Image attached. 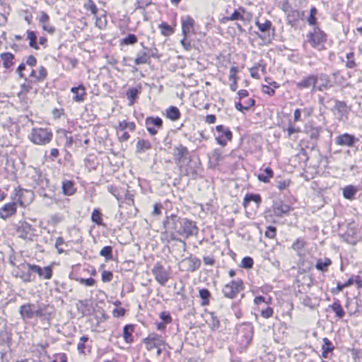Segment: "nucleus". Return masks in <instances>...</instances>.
Masks as SVG:
<instances>
[{
    "instance_id": "obj_1",
    "label": "nucleus",
    "mask_w": 362,
    "mask_h": 362,
    "mask_svg": "<svg viewBox=\"0 0 362 362\" xmlns=\"http://www.w3.org/2000/svg\"><path fill=\"white\" fill-rule=\"evenodd\" d=\"M163 225L167 230L185 238L197 235L198 232L195 222L173 214L165 217Z\"/></svg>"
},
{
    "instance_id": "obj_2",
    "label": "nucleus",
    "mask_w": 362,
    "mask_h": 362,
    "mask_svg": "<svg viewBox=\"0 0 362 362\" xmlns=\"http://www.w3.org/2000/svg\"><path fill=\"white\" fill-rule=\"evenodd\" d=\"M25 194L29 197L30 201H31L34 197L33 193L30 190L23 189L20 187L15 188L11 194V199L13 201L5 204L0 208V218L6 220L15 215L17 212V203L19 202L21 206H23L24 197Z\"/></svg>"
},
{
    "instance_id": "obj_3",
    "label": "nucleus",
    "mask_w": 362,
    "mask_h": 362,
    "mask_svg": "<svg viewBox=\"0 0 362 362\" xmlns=\"http://www.w3.org/2000/svg\"><path fill=\"white\" fill-rule=\"evenodd\" d=\"M52 131L47 128H33L28 135L29 140L36 145L45 146L48 144L52 139Z\"/></svg>"
},
{
    "instance_id": "obj_4",
    "label": "nucleus",
    "mask_w": 362,
    "mask_h": 362,
    "mask_svg": "<svg viewBox=\"0 0 362 362\" xmlns=\"http://www.w3.org/2000/svg\"><path fill=\"white\" fill-rule=\"evenodd\" d=\"M307 39L312 47L321 50L327 41V35L318 26H315L312 32L307 34Z\"/></svg>"
},
{
    "instance_id": "obj_5",
    "label": "nucleus",
    "mask_w": 362,
    "mask_h": 362,
    "mask_svg": "<svg viewBox=\"0 0 362 362\" xmlns=\"http://www.w3.org/2000/svg\"><path fill=\"white\" fill-rule=\"evenodd\" d=\"M244 288L245 286L242 279H234L223 286L222 293L226 298L234 299L239 292L243 291Z\"/></svg>"
},
{
    "instance_id": "obj_6",
    "label": "nucleus",
    "mask_w": 362,
    "mask_h": 362,
    "mask_svg": "<svg viewBox=\"0 0 362 362\" xmlns=\"http://www.w3.org/2000/svg\"><path fill=\"white\" fill-rule=\"evenodd\" d=\"M151 273L155 280L161 286H164L170 279V270L165 269L160 262L154 264L151 269Z\"/></svg>"
},
{
    "instance_id": "obj_7",
    "label": "nucleus",
    "mask_w": 362,
    "mask_h": 362,
    "mask_svg": "<svg viewBox=\"0 0 362 362\" xmlns=\"http://www.w3.org/2000/svg\"><path fill=\"white\" fill-rule=\"evenodd\" d=\"M142 341L148 351L158 348L159 346H163V348H165L167 345L163 337L155 332L150 333Z\"/></svg>"
},
{
    "instance_id": "obj_8",
    "label": "nucleus",
    "mask_w": 362,
    "mask_h": 362,
    "mask_svg": "<svg viewBox=\"0 0 362 362\" xmlns=\"http://www.w3.org/2000/svg\"><path fill=\"white\" fill-rule=\"evenodd\" d=\"M11 337L7 332L0 334V361L8 362L10 359Z\"/></svg>"
},
{
    "instance_id": "obj_9",
    "label": "nucleus",
    "mask_w": 362,
    "mask_h": 362,
    "mask_svg": "<svg viewBox=\"0 0 362 362\" xmlns=\"http://www.w3.org/2000/svg\"><path fill=\"white\" fill-rule=\"evenodd\" d=\"M18 237L26 240H33L35 235V229L26 221H20L17 226Z\"/></svg>"
},
{
    "instance_id": "obj_10",
    "label": "nucleus",
    "mask_w": 362,
    "mask_h": 362,
    "mask_svg": "<svg viewBox=\"0 0 362 362\" xmlns=\"http://www.w3.org/2000/svg\"><path fill=\"white\" fill-rule=\"evenodd\" d=\"M216 130L218 133V135L216 136V140L221 146H225L228 141L232 140L233 134L228 127L220 124L216 127Z\"/></svg>"
},
{
    "instance_id": "obj_11",
    "label": "nucleus",
    "mask_w": 362,
    "mask_h": 362,
    "mask_svg": "<svg viewBox=\"0 0 362 362\" xmlns=\"http://www.w3.org/2000/svg\"><path fill=\"white\" fill-rule=\"evenodd\" d=\"M30 179L32 180L31 185L36 188L38 187L40 189L45 190L49 186V181L47 179L40 170L33 169Z\"/></svg>"
},
{
    "instance_id": "obj_12",
    "label": "nucleus",
    "mask_w": 362,
    "mask_h": 362,
    "mask_svg": "<svg viewBox=\"0 0 362 362\" xmlns=\"http://www.w3.org/2000/svg\"><path fill=\"white\" fill-rule=\"evenodd\" d=\"M163 120L159 117H147L145 120L146 128L150 135L154 136L158 133L156 129L163 128Z\"/></svg>"
},
{
    "instance_id": "obj_13",
    "label": "nucleus",
    "mask_w": 362,
    "mask_h": 362,
    "mask_svg": "<svg viewBox=\"0 0 362 362\" xmlns=\"http://www.w3.org/2000/svg\"><path fill=\"white\" fill-rule=\"evenodd\" d=\"M28 264H21L13 272V275L20 278L23 282L28 283L32 281L31 279V270L28 268Z\"/></svg>"
},
{
    "instance_id": "obj_14",
    "label": "nucleus",
    "mask_w": 362,
    "mask_h": 362,
    "mask_svg": "<svg viewBox=\"0 0 362 362\" xmlns=\"http://www.w3.org/2000/svg\"><path fill=\"white\" fill-rule=\"evenodd\" d=\"M195 21L190 16H185L181 18L182 35L187 37L189 34H195Z\"/></svg>"
},
{
    "instance_id": "obj_15",
    "label": "nucleus",
    "mask_w": 362,
    "mask_h": 362,
    "mask_svg": "<svg viewBox=\"0 0 362 362\" xmlns=\"http://www.w3.org/2000/svg\"><path fill=\"white\" fill-rule=\"evenodd\" d=\"M54 308L49 304H39L35 308V317L42 320L49 319L52 315Z\"/></svg>"
},
{
    "instance_id": "obj_16",
    "label": "nucleus",
    "mask_w": 362,
    "mask_h": 362,
    "mask_svg": "<svg viewBox=\"0 0 362 362\" xmlns=\"http://www.w3.org/2000/svg\"><path fill=\"white\" fill-rule=\"evenodd\" d=\"M318 80V77L315 75H309L307 77L303 78L300 81L296 83L298 89L302 90L305 88H312V91L317 90L316 83Z\"/></svg>"
},
{
    "instance_id": "obj_17",
    "label": "nucleus",
    "mask_w": 362,
    "mask_h": 362,
    "mask_svg": "<svg viewBox=\"0 0 362 362\" xmlns=\"http://www.w3.org/2000/svg\"><path fill=\"white\" fill-rule=\"evenodd\" d=\"M291 210L290 205L284 203L281 200L274 201L272 205V211L276 216L281 217L288 214Z\"/></svg>"
},
{
    "instance_id": "obj_18",
    "label": "nucleus",
    "mask_w": 362,
    "mask_h": 362,
    "mask_svg": "<svg viewBox=\"0 0 362 362\" xmlns=\"http://www.w3.org/2000/svg\"><path fill=\"white\" fill-rule=\"evenodd\" d=\"M28 268L39 275L40 277L44 279H50L52 277V269L50 266L41 267L35 264H28Z\"/></svg>"
},
{
    "instance_id": "obj_19",
    "label": "nucleus",
    "mask_w": 362,
    "mask_h": 362,
    "mask_svg": "<svg viewBox=\"0 0 362 362\" xmlns=\"http://www.w3.org/2000/svg\"><path fill=\"white\" fill-rule=\"evenodd\" d=\"M180 264L187 271L193 272L200 267L202 262L199 258L190 256L182 260Z\"/></svg>"
},
{
    "instance_id": "obj_20",
    "label": "nucleus",
    "mask_w": 362,
    "mask_h": 362,
    "mask_svg": "<svg viewBox=\"0 0 362 362\" xmlns=\"http://www.w3.org/2000/svg\"><path fill=\"white\" fill-rule=\"evenodd\" d=\"M35 304L28 303L21 305L18 313L23 320H30L35 317Z\"/></svg>"
},
{
    "instance_id": "obj_21",
    "label": "nucleus",
    "mask_w": 362,
    "mask_h": 362,
    "mask_svg": "<svg viewBox=\"0 0 362 362\" xmlns=\"http://www.w3.org/2000/svg\"><path fill=\"white\" fill-rule=\"evenodd\" d=\"M341 236L346 243L355 245L358 241L357 228L349 225L346 231Z\"/></svg>"
},
{
    "instance_id": "obj_22",
    "label": "nucleus",
    "mask_w": 362,
    "mask_h": 362,
    "mask_svg": "<svg viewBox=\"0 0 362 362\" xmlns=\"http://www.w3.org/2000/svg\"><path fill=\"white\" fill-rule=\"evenodd\" d=\"M356 140L354 135L345 133L337 136L335 143L339 146H352Z\"/></svg>"
},
{
    "instance_id": "obj_23",
    "label": "nucleus",
    "mask_w": 362,
    "mask_h": 362,
    "mask_svg": "<svg viewBox=\"0 0 362 362\" xmlns=\"http://www.w3.org/2000/svg\"><path fill=\"white\" fill-rule=\"evenodd\" d=\"M189 151L187 148L182 144H179L175 146L173 151V156L176 163H183Z\"/></svg>"
},
{
    "instance_id": "obj_24",
    "label": "nucleus",
    "mask_w": 362,
    "mask_h": 362,
    "mask_svg": "<svg viewBox=\"0 0 362 362\" xmlns=\"http://www.w3.org/2000/svg\"><path fill=\"white\" fill-rule=\"evenodd\" d=\"M304 15V11L291 9L287 13V23L289 25L294 26L299 20L303 18Z\"/></svg>"
},
{
    "instance_id": "obj_25",
    "label": "nucleus",
    "mask_w": 362,
    "mask_h": 362,
    "mask_svg": "<svg viewBox=\"0 0 362 362\" xmlns=\"http://www.w3.org/2000/svg\"><path fill=\"white\" fill-rule=\"evenodd\" d=\"M245 13V9L243 7H239L238 9H235L233 13L229 16H225L221 20V22L223 23H226L228 21H234L238 20H244V13Z\"/></svg>"
},
{
    "instance_id": "obj_26",
    "label": "nucleus",
    "mask_w": 362,
    "mask_h": 362,
    "mask_svg": "<svg viewBox=\"0 0 362 362\" xmlns=\"http://www.w3.org/2000/svg\"><path fill=\"white\" fill-rule=\"evenodd\" d=\"M322 131V128L321 127H315L312 124L305 127V133L311 140L314 141L315 144L317 142Z\"/></svg>"
},
{
    "instance_id": "obj_27",
    "label": "nucleus",
    "mask_w": 362,
    "mask_h": 362,
    "mask_svg": "<svg viewBox=\"0 0 362 362\" xmlns=\"http://www.w3.org/2000/svg\"><path fill=\"white\" fill-rule=\"evenodd\" d=\"M71 92L74 95L73 100L76 102H82L86 95V88L83 84H80L76 87H72Z\"/></svg>"
},
{
    "instance_id": "obj_28",
    "label": "nucleus",
    "mask_w": 362,
    "mask_h": 362,
    "mask_svg": "<svg viewBox=\"0 0 362 362\" xmlns=\"http://www.w3.org/2000/svg\"><path fill=\"white\" fill-rule=\"evenodd\" d=\"M251 202H254L257 206H259L262 203V198L259 194L247 193L244 197L243 205L247 208Z\"/></svg>"
},
{
    "instance_id": "obj_29",
    "label": "nucleus",
    "mask_w": 362,
    "mask_h": 362,
    "mask_svg": "<svg viewBox=\"0 0 362 362\" xmlns=\"http://www.w3.org/2000/svg\"><path fill=\"white\" fill-rule=\"evenodd\" d=\"M62 192L66 196H71L76 192L74 182L72 180H64L62 185Z\"/></svg>"
},
{
    "instance_id": "obj_30",
    "label": "nucleus",
    "mask_w": 362,
    "mask_h": 362,
    "mask_svg": "<svg viewBox=\"0 0 362 362\" xmlns=\"http://www.w3.org/2000/svg\"><path fill=\"white\" fill-rule=\"evenodd\" d=\"M318 79L320 80L321 84L317 87V90L320 91H322L324 90H327L331 88L330 79L328 75L325 74H320L317 75Z\"/></svg>"
},
{
    "instance_id": "obj_31",
    "label": "nucleus",
    "mask_w": 362,
    "mask_h": 362,
    "mask_svg": "<svg viewBox=\"0 0 362 362\" xmlns=\"http://www.w3.org/2000/svg\"><path fill=\"white\" fill-rule=\"evenodd\" d=\"M165 112L167 118L172 121H177L181 117L180 110L175 106H170L166 109Z\"/></svg>"
},
{
    "instance_id": "obj_32",
    "label": "nucleus",
    "mask_w": 362,
    "mask_h": 362,
    "mask_svg": "<svg viewBox=\"0 0 362 362\" xmlns=\"http://www.w3.org/2000/svg\"><path fill=\"white\" fill-rule=\"evenodd\" d=\"M208 314H209V319L207 320L206 322H208L209 327L212 330L218 329L221 326V323H220V320H219L218 317L216 315L215 313H214V312H210Z\"/></svg>"
},
{
    "instance_id": "obj_33",
    "label": "nucleus",
    "mask_w": 362,
    "mask_h": 362,
    "mask_svg": "<svg viewBox=\"0 0 362 362\" xmlns=\"http://www.w3.org/2000/svg\"><path fill=\"white\" fill-rule=\"evenodd\" d=\"M151 148L152 146L151 142L148 140L145 139H139L136 145V152L139 153H144Z\"/></svg>"
},
{
    "instance_id": "obj_34",
    "label": "nucleus",
    "mask_w": 362,
    "mask_h": 362,
    "mask_svg": "<svg viewBox=\"0 0 362 362\" xmlns=\"http://www.w3.org/2000/svg\"><path fill=\"white\" fill-rule=\"evenodd\" d=\"M150 62V56H148L147 52H138L137 56L134 59V64L136 65L146 64Z\"/></svg>"
},
{
    "instance_id": "obj_35",
    "label": "nucleus",
    "mask_w": 362,
    "mask_h": 362,
    "mask_svg": "<svg viewBox=\"0 0 362 362\" xmlns=\"http://www.w3.org/2000/svg\"><path fill=\"white\" fill-rule=\"evenodd\" d=\"M0 58L3 61L4 67L6 69H9L13 64L14 55L11 52L1 53Z\"/></svg>"
},
{
    "instance_id": "obj_36",
    "label": "nucleus",
    "mask_w": 362,
    "mask_h": 362,
    "mask_svg": "<svg viewBox=\"0 0 362 362\" xmlns=\"http://www.w3.org/2000/svg\"><path fill=\"white\" fill-rule=\"evenodd\" d=\"M329 308H331V310L335 313V315L336 316L339 318V319H341L344 317V315H345V312L342 308V306L341 305L339 300H336L333 304L330 305H329Z\"/></svg>"
},
{
    "instance_id": "obj_37",
    "label": "nucleus",
    "mask_w": 362,
    "mask_h": 362,
    "mask_svg": "<svg viewBox=\"0 0 362 362\" xmlns=\"http://www.w3.org/2000/svg\"><path fill=\"white\" fill-rule=\"evenodd\" d=\"M134 326L133 325H126L123 327V337L127 343H132L133 341L132 332H134Z\"/></svg>"
},
{
    "instance_id": "obj_38",
    "label": "nucleus",
    "mask_w": 362,
    "mask_h": 362,
    "mask_svg": "<svg viewBox=\"0 0 362 362\" xmlns=\"http://www.w3.org/2000/svg\"><path fill=\"white\" fill-rule=\"evenodd\" d=\"M332 264V261L329 258L325 257L324 259H318L317 260L315 268L318 271L325 272L327 269V267H329Z\"/></svg>"
},
{
    "instance_id": "obj_39",
    "label": "nucleus",
    "mask_w": 362,
    "mask_h": 362,
    "mask_svg": "<svg viewBox=\"0 0 362 362\" xmlns=\"http://www.w3.org/2000/svg\"><path fill=\"white\" fill-rule=\"evenodd\" d=\"M274 173L272 169L269 167H267L264 169L263 173H259L257 175V178L259 181L267 183L269 182L270 178L272 177Z\"/></svg>"
},
{
    "instance_id": "obj_40",
    "label": "nucleus",
    "mask_w": 362,
    "mask_h": 362,
    "mask_svg": "<svg viewBox=\"0 0 362 362\" xmlns=\"http://www.w3.org/2000/svg\"><path fill=\"white\" fill-rule=\"evenodd\" d=\"M199 296L202 299L201 305L205 306L209 304V299L211 298V293L207 288H203L199 291Z\"/></svg>"
},
{
    "instance_id": "obj_41",
    "label": "nucleus",
    "mask_w": 362,
    "mask_h": 362,
    "mask_svg": "<svg viewBox=\"0 0 362 362\" xmlns=\"http://www.w3.org/2000/svg\"><path fill=\"white\" fill-rule=\"evenodd\" d=\"M117 129L118 132H123L126 129H129L130 132H134L136 129V124L133 122L123 120L119 123Z\"/></svg>"
},
{
    "instance_id": "obj_42",
    "label": "nucleus",
    "mask_w": 362,
    "mask_h": 362,
    "mask_svg": "<svg viewBox=\"0 0 362 362\" xmlns=\"http://www.w3.org/2000/svg\"><path fill=\"white\" fill-rule=\"evenodd\" d=\"M140 91L136 88H129L127 91V98L129 100V105H132L134 103L136 98Z\"/></svg>"
},
{
    "instance_id": "obj_43",
    "label": "nucleus",
    "mask_w": 362,
    "mask_h": 362,
    "mask_svg": "<svg viewBox=\"0 0 362 362\" xmlns=\"http://www.w3.org/2000/svg\"><path fill=\"white\" fill-rule=\"evenodd\" d=\"M357 192L356 188L353 185H348L343 189L344 197L346 199H353Z\"/></svg>"
},
{
    "instance_id": "obj_44",
    "label": "nucleus",
    "mask_w": 362,
    "mask_h": 362,
    "mask_svg": "<svg viewBox=\"0 0 362 362\" xmlns=\"http://www.w3.org/2000/svg\"><path fill=\"white\" fill-rule=\"evenodd\" d=\"M255 25L262 33L269 32L272 26V22L269 20H265L263 23L259 20H255Z\"/></svg>"
},
{
    "instance_id": "obj_45",
    "label": "nucleus",
    "mask_w": 362,
    "mask_h": 362,
    "mask_svg": "<svg viewBox=\"0 0 362 362\" xmlns=\"http://www.w3.org/2000/svg\"><path fill=\"white\" fill-rule=\"evenodd\" d=\"M27 38L29 40V45L35 49H39L40 47L37 43V35L34 31H27Z\"/></svg>"
},
{
    "instance_id": "obj_46",
    "label": "nucleus",
    "mask_w": 362,
    "mask_h": 362,
    "mask_svg": "<svg viewBox=\"0 0 362 362\" xmlns=\"http://www.w3.org/2000/svg\"><path fill=\"white\" fill-rule=\"evenodd\" d=\"M158 28L163 35L168 37L174 33V29L167 23L163 22L158 25Z\"/></svg>"
},
{
    "instance_id": "obj_47",
    "label": "nucleus",
    "mask_w": 362,
    "mask_h": 362,
    "mask_svg": "<svg viewBox=\"0 0 362 362\" xmlns=\"http://www.w3.org/2000/svg\"><path fill=\"white\" fill-rule=\"evenodd\" d=\"M334 108L341 114H345L348 112L347 105L344 101L335 100Z\"/></svg>"
},
{
    "instance_id": "obj_48",
    "label": "nucleus",
    "mask_w": 362,
    "mask_h": 362,
    "mask_svg": "<svg viewBox=\"0 0 362 362\" xmlns=\"http://www.w3.org/2000/svg\"><path fill=\"white\" fill-rule=\"evenodd\" d=\"M138 42V38L134 34H128L121 41V45H132Z\"/></svg>"
},
{
    "instance_id": "obj_49",
    "label": "nucleus",
    "mask_w": 362,
    "mask_h": 362,
    "mask_svg": "<svg viewBox=\"0 0 362 362\" xmlns=\"http://www.w3.org/2000/svg\"><path fill=\"white\" fill-rule=\"evenodd\" d=\"M100 255L104 257L106 260L112 259V247L111 246H105L100 251Z\"/></svg>"
},
{
    "instance_id": "obj_50",
    "label": "nucleus",
    "mask_w": 362,
    "mask_h": 362,
    "mask_svg": "<svg viewBox=\"0 0 362 362\" xmlns=\"http://www.w3.org/2000/svg\"><path fill=\"white\" fill-rule=\"evenodd\" d=\"M317 13V10L315 6H313L310 10L309 16L307 18V21L310 25H315L317 23V18L315 17Z\"/></svg>"
},
{
    "instance_id": "obj_51",
    "label": "nucleus",
    "mask_w": 362,
    "mask_h": 362,
    "mask_svg": "<svg viewBox=\"0 0 362 362\" xmlns=\"http://www.w3.org/2000/svg\"><path fill=\"white\" fill-rule=\"evenodd\" d=\"M89 300L88 299L85 300H78L76 303V308L79 313H81L83 315H86V308L88 305Z\"/></svg>"
},
{
    "instance_id": "obj_52",
    "label": "nucleus",
    "mask_w": 362,
    "mask_h": 362,
    "mask_svg": "<svg viewBox=\"0 0 362 362\" xmlns=\"http://www.w3.org/2000/svg\"><path fill=\"white\" fill-rule=\"evenodd\" d=\"M209 157L214 163H217L223 159L222 152L220 149L216 148L211 151Z\"/></svg>"
},
{
    "instance_id": "obj_53",
    "label": "nucleus",
    "mask_w": 362,
    "mask_h": 362,
    "mask_svg": "<svg viewBox=\"0 0 362 362\" xmlns=\"http://www.w3.org/2000/svg\"><path fill=\"white\" fill-rule=\"evenodd\" d=\"M101 216H102L101 212L98 209H95L93 211L92 214H91V221L98 225H102L103 220H102Z\"/></svg>"
},
{
    "instance_id": "obj_54",
    "label": "nucleus",
    "mask_w": 362,
    "mask_h": 362,
    "mask_svg": "<svg viewBox=\"0 0 362 362\" xmlns=\"http://www.w3.org/2000/svg\"><path fill=\"white\" fill-rule=\"evenodd\" d=\"M242 332L244 333L245 337L243 342L248 344L252 337V328L250 326H246L242 329Z\"/></svg>"
},
{
    "instance_id": "obj_55",
    "label": "nucleus",
    "mask_w": 362,
    "mask_h": 362,
    "mask_svg": "<svg viewBox=\"0 0 362 362\" xmlns=\"http://www.w3.org/2000/svg\"><path fill=\"white\" fill-rule=\"evenodd\" d=\"M347 61L346 62V67L348 69H354L356 66V64L354 61V53L351 52L346 54V56Z\"/></svg>"
},
{
    "instance_id": "obj_56",
    "label": "nucleus",
    "mask_w": 362,
    "mask_h": 362,
    "mask_svg": "<svg viewBox=\"0 0 362 362\" xmlns=\"http://www.w3.org/2000/svg\"><path fill=\"white\" fill-rule=\"evenodd\" d=\"M254 264V261L250 257H245L241 261V267L244 269H250Z\"/></svg>"
},
{
    "instance_id": "obj_57",
    "label": "nucleus",
    "mask_w": 362,
    "mask_h": 362,
    "mask_svg": "<svg viewBox=\"0 0 362 362\" xmlns=\"http://www.w3.org/2000/svg\"><path fill=\"white\" fill-rule=\"evenodd\" d=\"M275 185L279 189L284 190L290 185V180L282 179L276 180Z\"/></svg>"
},
{
    "instance_id": "obj_58",
    "label": "nucleus",
    "mask_w": 362,
    "mask_h": 362,
    "mask_svg": "<svg viewBox=\"0 0 362 362\" xmlns=\"http://www.w3.org/2000/svg\"><path fill=\"white\" fill-rule=\"evenodd\" d=\"M323 344L322 345V349L332 352L334 349V346L332 342L327 337L322 339Z\"/></svg>"
},
{
    "instance_id": "obj_59",
    "label": "nucleus",
    "mask_w": 362,
    "mask_h": 362,
    "mask_svg": "<svg viewBox=\"0 0 362 362\" xmlns=\"http://www.w3.org/2000/svg\"><path fill=\"white\" fill-rule=\"evenodd\" d=\"M88 337L86 336H83L80 338L79 342L77 345V349L79 354H84L85 350V344L88 341Z\"/></svg>"
},
{
    "instance_id": "obj_60",
    "label": "nucleus",
    "mask_w": 362,
    "mask_h": 362,
    "mask_svg": "<svg viewBox=\"0 0 362 362\" xmlns=\"http://www.w3.org/2000/svg\"><path fill=\"white\" fill-rule=\"evenodd\" d=\"M271 302H272V298H265V297H264L262 296H257L254 299V303L257 305H260L262 303H264L266 305H268Z\"/></svg>"
},
{
    "instance_id": "obj_61",
    "label": "nucleus",
    "mask_w": 362,
    "mask_h": 362,
    "mask_svg": "<svg viewBox=\"0 0 362 362\" xmlns=\"http://www.w3.org/2000/svg\"><path fill=\"white\" fill-rule=\"evenodd\" d=\"M113 278V274L110 271L104 270L102 272L101 279L103 282H110Z\"/></svg>"
},
{
    "instance_id": "obj_62",
    "label": "nucleus",
    "mask_w": 362,
    "mask_h": 362,
    "mask_svg": "<svg viewBox=\"0 0 362 362\" xmlns=\"http://www.w3.org/2000/svg\"><path fill=\"white\" fill-rule=\"evenodd\" d=\"M159 317L162 320V322H165V324H169L172 320L170 313L168 311L161 312L159 315Z\"/></svg>"
},
{
    "instance_id": "obj_63",
    "label": "nucleus",
    "mask_w": 362,
    "mask_h": 362,
    "mask_svg": "<svg viewBox=\"0 0 362 362\" xmlns=\"http://www.w3.org/2000/svg\"><path fill=\"white\" fill-rule=\"evenodd\" d=\"M85 6L91 12V13L94 15L97 13L98 8L93 0H88Z\"/></svg>"
},
{
    "instance_id": "obj_64",
    "label": "nucleus",
    "mask_w": 362,
    "mask_h": 362,
    "mask_svg": "<svg viewBox=\"0 0 362 362\" xmlns=\"http://www.w3.org/2000/svg\"><path fill=\"white\" fill-rule=\"evenodd\" d=\"M47 69L44 66H41L39 69L38 75L36 76V79L37 81H42L47 77Z\"/></svg>"
}]
</instances>
